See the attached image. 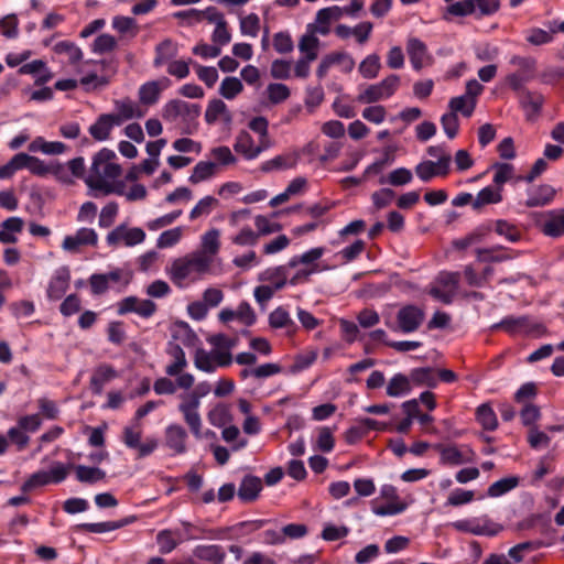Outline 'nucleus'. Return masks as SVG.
Returning a JSON list of instances; mask_svg holds the SVG:
<instances>
[{
	"instance_id": "5fc2aeb1",
	"label": "nucleus",
	"mask_w": 564,
	"mask_h": 564,
	"mask_svg": "<svg viewBox=\"0 0 564 564\" xmlns=\"http://www.w3.org/2000/svg\"><path fill=\"white\" fill-rule=\"evenodd\" d=\"M194 273L187 257L178 258L173 261L171 268V279L174 282H182Z\"/></svg>"
},
{
	"instance_id": "338daca9",
	"label": "nucleus",
	"mask_w": 564,
	"mask_h": 564,
	"mask_svg": "<svg viewBox=\"0 0 564 564\" xmlns=\"http://www.w3.org/2000/svg\"><path fill=\"white\" fill-rule=\"evenodd\" d=\"M268 98L270 102L276 105L290 97V89L286 85L280 83L269 84L267 87Z\"/></svg>"
},
{
	"instance_id": "f704fd0d",
	"label": "nucleus",
	"mask_w": 564,
	"mask_h": 564,
	"mask_svg": "<svg viewBox=\"0 0 564 564\" xmlns=\"http://www.w3.org/2000/svg\"><path fill=\"white\" fill-rule=\"evenodd\" d=\"M183 540L178 530L164 529L156 534V543L161 554H169L174 551Z\"/></svg>"
},
{
	"instance_id": "9b49d317",
	"label": "nucleus",
	"mask_w": 564,
	"mask_h": 564,
	"mask_svg": "<svg viewBox=\"0 0 564 564\" xmlns=\"http://www.w3.org/2000/svg\"><path fill=\"white\" fill-rule=\"evenodd\" d=\"M452 525L459 532L475 535L494 536L500 531V527L490 521L487 517L457 520L453 522Z\"/></svg>"
},
{
	"instance_id": "0eeeda50",
	"label": "nucleus",
	"mask_w": 564,
	"mask_h": 564,
	"mask_svg": "<svg viewBox=\"0 0 564 564\" xmlns=\"http://www.w3.org/2000/svg\"><path fill=\"white\" fill-rule=\"evenodd\" d=\"M532 319H501L491 326L492 330L501 329L511 336L539 338L545 334L542 323H531Z\"/></svg>"
},
{
	"instance_id": "393cba45",
	"label": "nucleus",
	"mask_w": 564,
	"mask_h": 564,
	"mask_svg": "<svg viewBox=\"0 0 564 564\" xmlns=\"http://www.w3.org/2000/svg\"><path fill=\"white\" fill-rule=\"evenodd\" d=\"M175 17L178 19L188 18L191 19V23L199 22L202 18H205L209 23H215L216 26H219L220 24H227L224 14L219 12L215 7H208L204 11H199L197 9L178 11L175 13Z\"/></svg>"
},
{
	"instance_id": "b1692460",
	"label": "nucleus",
	"mask_w": 564,
	"mask_h": 564,
	"mask_svg": "<svg viewBox=\"0 0 564 564\" xmlns=\"http://www.w3.org/2000/svg\"><path fill=\"white\" fill-rule=\"evenodd\" d=\"M156 305L151 300H142L139 301L137 297L129 296L126 297L117 310L119 315H123L127 313H137L143 317L151 316L154 314Z\"/></svg>"
},
{
	"instance_id": "680f3d73",
	"label": "nucleus",
	"mask_w": 564,
	"mask_h": 564,
	"mask_svg": "<svg viewBox=\"0 0 564 564\" xmlns=\"http://www.w3.org/2000/svg\"><path fill=\"white\" fill-rule=\"evenodd\" d=\"M218 204V200L213 196H205L199 199L189 213V219L195 220L200 216H207L212 213L213 208Z\"/></svg>"
},
{
	"instance_id": "13d9d810",
	"label": "nucleus",
	"mask_w": 564,
	"mask_h": 564,
	"mask_svg": "<svg viewBox=\"0 0 564 564\" xmlns=\"http://www.w3.org/2000/svg\"><path fill=\"white\" fill-rule=\"evenodd\" d=\"M85 183L93 189L102 191L105 194L115 193L117 195H124L123 183L117 185H110L102 177L94 178L88 176L85 178Z\"/></svg>"
},
{
	"instance_id": "603ef678",
	"label": "nucleus",
	"mask_w": 564,
	"mask_h": 564,
	"mask_svg": "<svg viewBox=\"0 0 564 564\" xmlns=\"http://www.w3.org/2000/svg\"><path fill=\"white\" fill-rule=\"evenodd\" d=\"M519 485V478L516 476L506 477L492 482L487 490V495L492 498L501 497L511 491Z\"/></svg>"
},
{
	"instance_id": "774afa93",
	"label": "nucleus",
	"mask_w": 564,
	"mask_h": 564,
	"mask_svg": "<svg viewBox=\"0 0 564 564\" xmlns=\"http://www.w3.org/2000/svg\"><path fill=\"white\" fill-rule=\"evenodd\" d=\"M7 437L8 441H10L15 446L18 452L24 451L30 443L29 435L18 425L8 430Z\"/></svg>"
},
{
	"instance_id": "f03ea898",
	"label": "nucleus",
	"mask_w": 564,
	"mask_h": 564,
	"mask_svg": "<svg viewBox=\"0 0 564 564\" xmlns=\"http://www.w3.org/2000/svg\"><path fill=\"white\" fill-rule=\"evenodd\" d=\"M501 7L500 0H459L446 7L443 19L449 21L452 17L475 19L492 17Z\"/></svg>"
},
{
	"instance_id": "c03bdc74",
	"label": "nucleus",
	"mask_w": 564,
	"mask_h": 564,
	"mask_svg": "<svg viewBox=\"0 0 564 564\" xmlns=\"http://www.w3.org/2000/svg\"><path fill=\"white\" fill-rule=\"evenodd\" d=\"M208 422L216 427H224L232 421L230 409L225 403H218L209 410Z\"/></svg>"
},
{
	"instance_id": "58836bf2",
	"label": "nucleus",
	"mask_w": 564,
	"mask_h": 564,
	"mask_svg": "<svg viewBox=\"0 0 564 564\" xmlns=\"http://www.w3.org/2000/svg\"><path fill=\"white\" fill-rule=\"evenodd\" d=\"M476 421L486 431H495L498 427L497 415L488 403H482L476 409Z\"/></svg>"
},
{
	"instance_id": "f8f14e48",
	"label": "nucleus",
	"mask_w": 564,
	"mask_h": 564,
	"mask_svg": "<svg viewBox=\"0 0 564 564\" xmlns=\"http://www.w3.org/2000/svg\"><path fill=\"white\" fill-rule=\"evenodd\" d=\"M434 448L440 453V460L443 465L457 466L473 462L475 453L468 445H443L436 444Z\"/></svg>"
},
{
	"instance_id": "4be33fe9",
	"label": "nucleus",
	"mask_w": 564,
	"mask_h": 564,
	"mask_svg": "<svg viewBox=\"0 0 564 564\" xmlns=\"http://www.w3.org/2000/svg\"><path fill=\"white\" fill-rule=\"evenodd\" d=\"M170 86V79L163 77L160 80L147 82L139 88V100L142 105L152 106L158 102L162 90Z\"/></svg>"
},
{
	"instance_id": "69168bd1",
	"label": "nucleus",
	"mask_w": 564,
	"mask_h": 564,
	"mask_svg": "<svg viewBox=\"0 0 564 564\" xmlns=\"http://www.w3.org/2000/svg\"><path fill=\"white\" fill-rule=\"evenodd\" d=\"M181 238H182V228L181 227H175L173 229L165 230L159 236V238L156 240V247L159 249L171 248V247L175 246L176 243H178Z\"/></svg>"
},
{
	"instance_id": "20e7f679",
	"label": "nucleus",
	"mask_w": 564,
	"mask_h": 564,
	"mask_svg": "<svg viewBox=\"0 0 564 564\" xmlns=\"http://www.w3.org/2000/svg\"><path fill=\"white\" fill-rule=\"evenodd\" d=\"M69 469L70 465L56 462L51 466L50 470H37L31 474L21 485L20 489L22 494H28L50 484H61L67 478Z\"/></svg>"
},
{
	"instance_id": "7c9ffc66",
	"label": "nucleus",
	"mask_w": 564,
	"mask_h": 564,
	"mask_svg": "<svg viewBox=\"0 0 564 564\" xmlns=\"http://www.w3.org/2000/svg\"><path fill=\"white\" fill-rule=\"evenodd\" d=\"M290 269L292 268L289 267V262L284 265L268 268L259 274V280L263 282H269L271 284L270 286H272L276 291L281 290L288 283Z\"/></svg>"
},
{
	"instance_id": "8fccbe9b",
	"label": "nucleus",
	"mask_w": 564,
	"mask_h": 564,
	"mask_svg": "<svg viewBox=\"0 0 564 564\" xmlns=\"http://www.w3.org/2000/svg\"><path fill=\"white\" fill-rule=\"evenodd\" d=\"M217 170V164L210 161H199L193 170L192 175L188 177V181L192 184H197L203 181L210 178L215 175Z\"/></svg>"
},
{
	"instance_id": "4468645a",
	"label": "nucleus",
	"mask_w": 564,
	"mask_h": 564,
	"mask_svg": "<svg viewBox=\"0 0 564 564\" xmlns=\"http://www.w3.org/2000/svg\"><path fill=\"white\" fill-rule=\"evenodd\" d=\"M109 246H117L123 241L124 246L133 247L145 240V232L139 227L128 228L126 225H119L106 237Z\"/></svg>"
},
{
	"instance_id": "423d86ee",
	"label": "nucleus",
	"mask_w": 564,
	"mask_h": 564,
	"mask_svg": "<svg viewBox=\"0 0 564 564\" xmlns=\"http://www.w3.org/2000/svg\"><path fill=\"white\" fill-rule=\"evenodd\" d=\"M406 505L400 500L393 485L386 484L380 488V497L371 501V510L380 517L394 516L403 512Z\"/></svg>"
},
{
	"instance_id": "473e14b6",
	"label": "nucleus",
	"mask_w": 564,
	"mask_h": 564,
	"mask_svg": "<svg viewBox=\"0 0 564 564\" xmlns=\"http://www.w3.org/2000/svg\"><path fill=\"white\" fill-rule=\"evenodd\" d=\"M115 108L117 110L112 116L119 118L121 124L123 121L133 119V118H142L145 115V111L141 110L139 106L132 101L130 98H124L122 100L115 101Z\"/></svg>"
},
{
	"instance_id": "a19ab883",
	"label": "nucleus",
	"mask_w": 564,
	"mask_h": 564,
	"mask_svg": "<svg viewBox=\"0 0 564 564\" xmlns=\"http://www.w3.org/2000/svg\"><path fill=\"white\" fill-rule=\"evenodd\" d=\"M257 147L254 145L253 139L247 131H240L236 137V141L234 144V150L241 154L246 160H254L258 156H253L254 150Z\"/></svg>"
},
{
	"instance_id": "3c124183",
	"label": "nucleus",
	"mask_w": 564,
	"mask_h": 564,
	"mask_svg": "<svg viewBox=\"0 0 564 564\" xmlns=\"http://www.w3.org/2000/svg\"><path fill=\"white\" fill-rule=\"evenodd\" d=\"M408 53L412 67L415 70H420L423 66L426 45L419 39H411L408 43Z\"/></svg>"
},
{
	"instance_id": "f257e3e1",
	"label": "nucleus",
	"mask_w": 564,
	"mask_h": 564,
	"mask_svg": "<svg viewBox=\"0 0 564 564\" xmlns=\"http://www.w3.org/2000/svg\"><path fill=\"white\" fill-rule=\"evenodd\" d=\"M210 391L212 384L208 381H202L191 392L180 395L181 402L177 410L191 433L197 440L203 438V421L199 414L200 400L208 395Z\"/></svg>"
},
{
	"instance_id": "72a5a7b5",
	"label": "nucleus",
	"mask_w": 564,
	"mask_h": 564,
	"mask_svg": "<svg viewBox=\"0 0 564 564\" xmlns=\"http://www.w3.org/2000/svg\"><path fill=\"white\" fill-rule=\"evenodd\" d=\"M69 270L66 267L58 269L50 281L47 293L52 299H61L68 288Z\"/></svg>"
},
{
	"instance_id": "0e129e2a",
	"label": "nucleus",
	"mask_w": 564,
	"mask_h": 564,
	"mask_svg": "<svg viewBox=\"0 0 564 564\" xmlns=\"http://www.w3.org/2000/svg\"><path fill=\"white\" fill-rule=\"evenodd\" d=\"M112 28L121 34L131 33L134 36L138 33L137 21L130 17L116 15L112 19Z\"/></svg>"
},
{
	"instance_id": "e2e57ef3",
	"label": "nucleus",
	"mask_w": 564,
	"mask_h": 564,
	"mask_svg": "<svg viewBox=\"0 0 564 564\" xmlns=\"http://www.w3.org/2000/svg\"><path fill=\"white\" fill-rule=\"evenodd\" d=\"M116 47L117 40L107 33L98 35L91 44V51L96 54H105L113 51Z\"/></svg>"
},
{
	"instance_id": "412c9836",
	"label": "nucleus",
	"mask_w": 564,
	"mask_h": 564,
	"mask_svg": "<svg viewBox=\"0 0 564 564\" xmlns=\"http://www.w3.org/2000/svg\"><path fill=\"white\" fill-rule=\"evenodd\" d=\"M166 352L170 356V361L165 366V373L167 376L185 375L184 370L188 362L184 349L178 344L169 343Z\"/></svg>"
},
{
	"instance_id": "c85d7f7f",
	"label": "nucleus",
	"mask_w": 564,
	"mask_h": 564,
	"mask_svg": "<svg viewBox=\"0 0 564 564\" xmlns=\"http://www.w3.org/2000/svg\"><path fill=\"white\" fill-rule=\"evenodd\" d=\"M193 555L197 560L209 564H224L226 551L218 544H199L194 547Z\"/></svg>"
},
{
	"instance_id": "bb28decb",
	"label": "nucleus",
	"mask_w": 564,
	"mask_h": 564,
	"mask_svg": "<svg viewBox=\"0 0 564 564\" xmlns=\"http://www.w3.org/2000/svg\"><path fill=\"white\" fill-rule=\"evenodd\" d=\"M300 159L301 152L291 151L276 155L271 160L264 161L261 164L260 170L264 173H269L272 171L294 169L297 165Z\"/></svg>"
},
{
	"instance_id": "4c0bfd02",
	"label": "nucleus",
	"mask_w": 564,
	"mask_h": 564,
	"mask_svg": "<svg viewBox=\"0 0 564 564\" xmlns=\"http://www.w3.org/2000/svg\"><path fill=\"white\" fill-rule=\"evenodd\" d=\"M219 117H223L226 121L231 120V115L227 108V105L221 99H212L205 111V121L208 124L215 123Z\"/></svg>"
},
{
	"instance_id": "6ab92c4d",
	"label": "nucleus",
	"mask_w": 564,
	"mask_h": 564,
	"mask_svg": "<svg viewBox=\"0 0 564 564\" xmlns=\"http://www.w3.org/2000/svg\"><path fill=\"white\" fill-rule=\"evenodd\" d=\"M121 126L119 118L112 113H101L89 127L88 132L96 141H106L110 138L115 127Z\"/></svg>"
},
{
	"instance_id": "09e8293b",
	"label": "nucleus",
	"mask_w": 564,
	"mask_h": 564,
	"mask_svg": "<svg viewBox=\"0 0 564 564\" xmlns=\"http://www.w3.org/2000/svg\"><path fill=\"white\" fill-rule=\"evenodd\" d=\"M502 200L499 189H494L491 186H486L480 189L473 202V209L479 210L485 205L498 204Z\"/></svg>"
},
{
	"instance_id": "c756f323",
	"label": "nucleus",
	"mask_w": 564,
	"mask_h": 564,
	"mask_svg": "<svg viewBox=\"0 0 564 564\" xmlns=\"http://www.w3.org/2000/svg\"><path fill=\"white\" fill-rule=\"evenodd\" d=\"M118 377V371L108 364L97 366L90 378V389L94 393H101L104 387L109 381Z\"/></svg>"
},
{
	"instance_id": "2f4dec72",
	"label": "nucleus",
	"mask_w": 564,
	"mask_h": 564,
	"mask_svg": "<svg viewBox=\"0 0 564 564\" xmlns=\"http://www.w3.org/2000/svg\"><path fill=\"white\" fill-rule=\"evenodd\" d=\"M53 52L56 55L65 56L67 63L72 66L77 65L83 59L82 48L72 41H59L53 46Z\"/></svg>"
},
{
	"instance_id": "49530a36",
	"label": "nucleus",
	"mask_w": 564,
	"mask_h": 564,
	"mask_svg": "<svg viewBox=\"0 0 564 564\" xmlns=\"http://www.w3.org/2000/svg\"><path fill=\"white\" fill-rule=\"evenodd\" d=\"M410 379L417 386L435 388L437 386L436 371L430 367L415 368L410 373Z\"/></svg>"
},
{
	"instance_id": "37998d69",
	"label": "nucleus",
	"mask_w": 564,
	"mask_h": 564,
	"mask_svg": "<svg viewBox=\"0 0 564 564\" xmlns=\"http://www.w3.org/2000/svg\"><path fill=\"white\" fill-rule=\"evenodd\" d=\"M494 230L501 237H505L509 242H518L521 239V231L518 227L505 219L492 221L488 229Z\"/></svg>"
},
{
	"instance_id": "a211bd4d",
	"label": "nucleus",
	"mask_w": 564,
	"mask_h": 564,
	"mask_svg": "<svg viewBox=\"0 0 564 564\" xmlns=\"http://www.w3.org/2000/svg\"><path fill=\"white\" fill-rule=\"evenodd\" d=\"M187 438L188 434L181 424L172 423L167 425L164 431L165 446L172 451L173 455H182L186 453Z\"/></svg>"
},
{
	"instance_id": "39448f33",
	"label": "nucleus",
	"mask_w": 564,
	"mask_h": 564,
	"mask_svg": "<svg viewBox=\"0 0 564 564\" xmlns=\"http://www.w3.org/2000/svg\"><path fill=\"white\" fill-rule=\"evenodd\" d=\"M510 64L518 67V70L510 73L506 77V83L514 93L525 89L524 85L531 82L535 76L536 61L533 57L513 55Z\"/></svg>"
},
{
	"instance_id": "4d7b16f0",
	"label": "nucleus",
	"mask_w": 564,
	"mask_h": 564,
	"mask_svg": "<svg viewBox=\"0 0 564 564\" xmlns=\"http://www.w3.org/2000/svg\"><path fill=\"white\" fill-rule=\"evenodd\" d=\"M378 422L373 419L366 417L361 421L359 426H351L346 432V441L348 443H355L360 440L366 432L377 429Z\"/></svg>"
},
{
	"instance_id": "7ed1b4c3",
	"label": "nucleus",
	"mask_w": 564,
	"mask_h": 564,
	"mask_svg": "<svg viewBox=\"0 0 564 564\" xmlns=\"http://www.w3.org/2000/svg\"><path fill=\"white\" fill-rule=\"evenodd\" d=\"M200 115V106L184 100L173 99L166 102L162 109V117L165 121L174 122L178 117L184 121L182 133L192 134L197 128V118Z\"/></svg>"
},
{
	"instance_id": "6e6552de",
	"label": "nucleus",
	"mask_w": 564,
	"mask_h": 564,
	"mask_svg": "<svg viewBox=\"0 0 564 564\" xmlns=\"http://www.w3.org/2000/svg\"><path fill=\"white\" fill-rule=\"evenodd\" d=\"M116 158L117 155L115 151L108 148H102L99 150L93 156L89 176H93L94 178H104V176L108 178L119 177L122 173V169L119 164L111 162Z\"/></svg>"
},
{
	"instance_id": "ddd939ff",
	"label": "nucleus",
	"mask_w": 564,
	"mask_h": 564,
	"mask_svg": "<svg viewBox=\"0 0 564 564\" xmlns=\"http://www.w3.org/2000/svg\"><path fill=\"white\" fill-rule=\"evenodd\" d=\"M267 520H248L241 521L232 527L217 528L204 531L210 539L225 540L229 536V532H232L237 538L251 534L263 528L267 524Z\"/></svg>"
},
{
	"instance_id": "cd10ccee",
	"label": "nucleus",
	"mask_w": 564,
	"mask_h": 564,
	"mask_svg": "<svg viewBox=\"0 0 564 564\" xmlns=\"http://www.w3.org/2000/svg\"><path fill=\"white\" fill-rule=\"evenodd\" d=\"M518 94L520 106L525 111L528 120L538 117L544 104V97L540 93L528 89L520 90Z\"/></svg>"
},
{
	"instance_id": "de8ad7c7",
	"label": "nucleus",
	"mask_w": 564,
	"mask_h": 564,
	"mask_svg": "<svg viewBox=\"0 0 564 564\" xmlns=\"http://www.w3.org/2000/svg\"><path fill=\"white\" fill-rule=\"evenodd\" d=\"M76 478L80 482L96 484L106 478V473L98 467L78 465L75 467Z\"/></svg>"
},
{
	"instance_id": "5701e85b",
	"label": "nucleus",
	"mask_w": 564,
	"mask_h": 564,
	"mask_svg": "<svg viewBox=\"0 0 564 564\" xmlns=\"http://www.w3.org/2000/svg\"><path fill=\"white\" fill-rule=\"evenodd\" d=\"M555 194V188L549 184L531 187L527 191L528 198L524 205L529 208L546 206L553 202Z\"/></svg>"
},
{
	"instance_id": "a878e982",
	"label": "nucleus",
	"mask_w": 564,
	"mask_h": 564,
	"mask_svg": "<svg viewBox=\"0 0 564 564\" xmlns=\"http://www.w3.org/2000/svg\"><path fill=\"white\" fill-rule=\"evenodd\" d=\"M262 488L261 478L253 475H246L239 485L237 496L240 501L250 503L259 498Z\"/></svg>"
},
{
	"instance_id": "e433bc0d",
	"label": "nucleus",
	"mask_w": 564,
	"mask_h": 564,
	"mask_svg": "<svg viewBox=\"0 0 564 564\" xmlns=\"http://www.w3.org/2000/svg\"><path fill=\"white\" fill-rule=\"evenodd\" d=\"M177 55V47L172 40L166 39L155 46L154 67H161Z\"/></svg>"
},
{
	"instance_id": "bf43d9fd",
	"label": "nucleus",
	"mask_w": 564,
	"mask_h": 564,
	"mask_svg": "<svg viewBox=\"0 0 564 564\" xmlns=\"http://www.w3.org/2000/svg\"><path fill=\"white\" fill-rule=\"evenodd\" d=\"M553 34L554 33H552L550 29L549 31H545L540 28H531L530 30L527 31L525 40L531 45L541 46L552 43L554 40Z\"/></svg>"
},
{
	"instance_id": "052dcab7",
	"label": "nucleus",
	"mask_w": 564,
	"mask_h": 564,
	"mask_svg": "<svg viewBox=\"0 0 564 564\" xmlns=\"http://www.w3.org/2000/svg\"><path fill=\"white\" fill-rule=\"evenodd\" d=\"M380 58L377 54L368 55L359 65V72L362 77L372 79L377 77L380 70Z\"/></svg>"
},
{
	"instance_id": "dca6fc26",
	"label": "nucleus",
	"mask_w": 564,
	"mask_h": 564,
	"mask_svg": "<svg viewBox=\"0 0 564 564\" xmlns=\"http://www.w3.org/2000/svg\"><path fill=\"white\" fill-rule=\"evenodd\" d=\"M174 377L175 381L167 377L158 378L153 383V391L158 395H170L174 394L177 389L189 390L194 386L195 378L192 373Z\"/></svg>"
},
{
	"instance_id": "9d476101",
	"label": "nucleus",
	"mask_w": 564,
	"mask_h": 564,
	"mask_svg": "<svg viewBox=\"0 0 564 564\" xmlns=\"http://www.w3.org/2000/svg\"><path fill=\"white\" fill-rule=\"evenodd\" d=\"M142 431L139 426H126L122 432V442L130 448L137 451L138 458H143L151 455L159 445L154 437H148L141 442Z\"/></svg>"
},
{
	"instance_id": "c9c22d12",
	"label": "nucleus",
	"mask_w": 564,
	"mask_h": 564,
	"mask_svg": "<svg viewBox=\"0 0 564 564\" xmlns=\"http://www.w3.org/2000/svg\"><path fill=\"white\" fill-rule=\"evenodd\" d=\"M549 218L542 225L544 235L557 238L564 235V209L552 210L547 214Z\"/></svg>"
},
{
	"instance_id": "79ce46f5",
	"label": "nucleus",
	"mask_w": 564,
	"mask_h": 564,
	"mask_svg": "<svg viewBox=\"0 0 564 564\" xmlns=\"http://www.w3.org/2000/svg\"><path fill=\"white\" fill-rule=\"evenodd\" d=\"M132 521L130 519H122L119 521H106V522H96V523H82L78 525V529L89 533H105L113 530H118L124 525L130 524Z\"/></svg>"
},
{
	"instance_id": "864d4df0",
	"label": "nucleus",
	"mask_w": 564,
	"mask_h": 564,
	"mask_svg": "<svg viewBox=\"0 0 564 564\" xmlns=\"http://www.w3.org/2000/svg\"><path fill=\"white\" fill-rule=\"evenodd\" d=\"M449 112H460L464 117H470L476 108V100H469L465 95L453 97L448 102Z\"/></svg>"
},
{
	"instance_id": "2eb2a0df",
	"label": "nucleus",
	"mask_w": 564,
	"mask_h": 564,
	"mask_svg": "<svg viewBox=\"0 0 564 564\" xmlns=\"http://www.w3.org/2000/svg\"><path fill=\"white\" fill-rule=\"evenodd\" d=\"M207 343L215 352H218V359L223 364H232V349L238 346L239 337L237 335H227L223 333L214 334L207 337Z\"/></svg>"
},
{
	"instance_id": "a18cd8bd",
	"label": "nucleus",
	"mask_w": 564,
	"mask_h": 564,
	"mask_svg": "<svg viewBox=\"0 0 564 564\" xmlns=\"http://www.w3.org/2000/svg\"><path fill=\"white\" fill-rule=\"evenodd\" d=\"M411 391L410 379L402 373L394 375L388 386L387 394L392 398H399L408 394Z\"/></svg>"
},
{
	"instance_id": "aec40b11",
	"label": "nucleus",
	"mask_w": 564,
	"mask_h": 564,
	"mask_svg": "<svg viewBox=\"0 0 564 564\" xmlns=\"http://www.w3.org/2000/svg\"><path fill=\"white\" fill-rule=\"evenodd\" d=\"M98 235L93 228H80L75 235L66 236L62 247L69 252H76L80 246H96Z\"/></svg>"
},
{
	"instance_id": "f3484780",
	"label": "nucleus",
	"mask_w": 564,
	"mask_h": 564,
	"mask_svg": "<svg viewBox=\"0 0 564 564\" xmlns=\"http://www.w3.org/2000/svg\"><path fill=\"white\" fill-rule=\"evenodd\" d=\"M224 299L219 289L209 288L204 294L202 301H196L187 306V313L191 317H205L212 307L218 306Z\"/></svg>"
},
{
	"instance_id": "1a4fd4ad",
	"label": "nucleus",
	"mask_w": 564,
	"mask_h": 564,
	"mask_svg": "<svg viewBox=\"0 0 564 564\" xmlns=\"http://www.w3.org/2000/svg\"><path fill=\"white\" fill-rule=\"evenodd\" d=\"M460 274L458 272H440L430 294L435 300L449 304L457 293Z\"/></svg>"
},
{
	"instance_id": "6e6d98bb",
	"label": "nucleus",
	"mask_w": 564,
	"mask_h": 564,
	"mask_svg": "<svg viewBox=\"0 0 564 564\" xmlns=\"http://www.w3.org/2000/svg\"><path fill=\"white\" fill-rule=\"evenodd\" d=\"M243 90L241 80L237 77H225L219 87V94L231 100Z\"/></svg>"
},
{
	"instance_id": "ea45409f",
	"label": "nucleus",
	"mask_w": 564,
	"mask_h": 564,
	"mask_svg": "<svg viewBox=\"0 0 564 564\" xmlns=\"http://www.w3.org/2000/svg\"><path fill=\"white\" fill-rule=\"evenodd\" d=\"M324 253H325V248H323V247L312 248L302 254L293 256L289 260V267L294 269V268L299 267L300 264H304L305 267L318 265V263H316V261L319 260Z\"/></svg>"
}]
</instances>
